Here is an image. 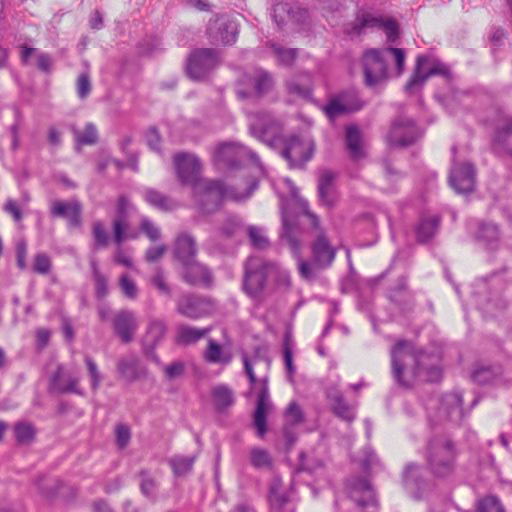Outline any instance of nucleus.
Returning <instances> with one entry per match:
<instances>
[{"label":"nucleus","mask_w":512,"mask_h":512,"mask_svg":"<svg viewBox=\"0 0 512 512\" xmlns=\"http://www.w3.org/2000/svg\"><path fill=\"white\" fill-rule=\"evenodd\" d=\"M242 360L251 387L256 388L259 385L253 424L256 428L257 436L263 438L267 432V413L272 408V402L269 398L268 379L265 377L258 381L252 363L246 354L242 355Z\"/></svg>","instance_id":"nucleus-5"},{"label":"nucleus","mask_w":512,"mask_h":512,"mask_svg":"<svg viewBox=\"0 0 512 512\" xmlns=\"http://www.w3.org/2000/svg\"><path fill=\"white\" fill-rule=\"evenodd\" d=\"M167 331V327L163 321L153 320L150 322L147 335L146 342L151 343V348H145V354L156 364L161 365V361L159 357L154 353V346H156L164 337Z\"/></svg>","instance_id":"nucleus-32"},{"label":"nucleus","mask_w":512,"mask_h":512,"mask_svg":"<svg viewBox=\"0 0 512 512\" xmlns=\"http://www.w3.org/2000/svg\"><path fill=\"white\" fill-rule=\"evenodd\" d=\"M346 145L350 157L354 161H359L365 157V151L362 147L360 131L356 126L347 127Z\"/></svg>","instance_id":"nucleus-41"},{"label":"nucleus","mask_w":512,"mask_h":512,"mask_svg":"<svg viewBox=\"0 0 512 512\" xmlns=\"http://www.w3.org/2000/svg\"><path fill=\"white\" fill-rule=\"evenodd\" d=\"M372 29H382L390 43H394L399 37V27L396 21L392 19L385 20L380 16H374L365 11L357 14L354 22L347 29V33L350 35H361Z\"/></svg>","instance_id":"nucleus-11"},{"label":"nucleus","mask_w":512,"mask_h":512,"mask_svg":"<svg viewBox=\"0 0 512 512\" xmlns=\"http://www.w3.org/2000/svg\"><path fill=\"white\" fill-rule=\"evenodd\" d=\"M351 96L355 97V101L352 103L347 102V95H343L340 99L331 100L325 107V113L327 117L330 119H334L344 113L361 109L363 103L356 99V96L354 94Z\"/></svg>","instance_id":"nucleus-37"},{"label":"nucleus","mask_w":512,"mask_h":512,"mask_svg":"<svg viewBox=\"0 0 512 512\" xmlns=\"http://www.w3.org/2000/svg\"><path fill=\"white\" fill-rule=\"evenodd\" d=\"M249 129L258 140L274 147L280 140L282 127L280 122L264 111L248 112Z\"/></svg>","instance_id":"nucleus-8"},{"label":"nucleus","mask_w":512,"mask_h":512,"mask_svg":"<svg viewBox=\"0 0 512 512\" xmlns=\"http://www.w3.org/2000/svg\"><path fill=\"white\" fill-rule=\"evenodd\" d=\"M211 398L214 409L218 413H225L235 403L234 391L225 384H218L211 389Z\"/></svg>","instance_id":"nucleus-31"},{"label":"nucleus","mask_w":512,"mask_h":512,"mask_svg":"<svg viewBox=\"0 0 512 512\" xmlns=\"http://www.w3.org/2000/svg\"><path fill=\"white\" fill-rule=\"evenodd\" d=\"M84 361L90 377L91 389L96 391L100 387L103 377L99 371L97 363L91 356L85 355Z\"/></svg>","instance_id":"nucleus-55"},{"label":"nucleus","mask_w":512,"mask_h":512,"mask_svg":"<svg viewBox=\"0 0 512 512\" xmlns=\"http://www.w3.org/2000/svg\"><path fill=\"white\" fill-rule=\"evenodd\" d=\"M393 56L398 75L404 70L405 51L401 48L368 49L363 55L365 83L374 86L387 78V59Z\"/></svg>","instance_id":"nucleus-3"},{"label":"nucleus","mask_w":512,"mask_h":512,"mask_svg":"<svg viewBox=\"0 0 512 512\" xmlns=\"http://www.w3.org/2000/svg\"><path fill=\"white\" fill-rule=\"evenodd\" d=\"M454 443L445 436L433 437L427 447V462L431 472L438 477L452 473L455 465Z\"/></svg>","instance_id":"nucleus-4"},{"label":"nucleus","mask_w":512,"mask_h":512,"mask_svg":"<svg viewBox=\"0 0 512 512\" xmlns=\"http://www.w3.org/2000/svg\"><path fill=\"white\" fill-rule=\"evenodd\" d=\"M440 225V218L437 215L423 217L416 226L417 240L426 243L437 233Z\"/></svg>","instance_id":"nucleus-40"},{"label":"nucleus","mask_w":512,"mask_h":512,"mask_svg":"<svg viewBox=\"0 0 512 512\" xmlns=\"http://www.w3.org/2000/svg\"><path fill=\"white\" fill-rule=\"evenodd\" d=\"M78 384L79 378L66 375L64 366L59 364L50 378L49 390L59 394L73 393L83 395V391L79 388Z\"/></svg>","instance_id":"nucleus-23"},{"label":"nucleus","mask_w":512,"mask_h":512,"mask_svg":"<svg viewBox=\"0 0 512 512\" xmlns=\"http://www.w3.org/2000/svg\"><path fill=\"white\" fill-rule=\"evenodd\" d=\"M128 226V219L118 217L113 219V241L116 245L120 246L126 240V231Z\"/></svg>","instance_id":"nucleus-57"},{"label":"nucleus","mask_w":512,"mask_h":512,"mask_svg":"<svg viewBox=\"0 0 512 512\" xmlns=\"http://www.w3.org/2000/svg\"><path fill=\"white\" fill-rule=\"evenodd\" d=\"M273 84L271 75L262 69H255L251 73H246L239 80V87L237 95L239 98L244 99L252 95L260 97L267 93Z\"/></svg>","instance_id":"nucleus-15"},{"label":"nucleus","mask_w":512,"mask_h":512,"mask_svg":"<svg viewBox=\"0 0 512 512\" xmlns=\"http://www.w3.org/2000/svg\"><path fill=\"white\" fill-rule=\"evenodd\" d=\"M194 456H175L169 463L176 476H183L192 470Z\"/></svg>","instance_id":"nucleus-47"},{"label":"nucleus","mask_w":512,"mask_h":512,"mask_svg":"<svg viewBox=\"0 0 512 512\" xmlns=\"http://www.w3.org/2000/svg\"><path fill=\"white\" fill-rule=\"evenodd\" d=\"M269 501L270 512H294V508L289 505L287 494L281 491V482L278 479H274L270 486Z\"/></svg>","instance_id":"nucleus-35"},{"label":"nucleus","mask_w":512,"mask_h":512,"mask_svg":"<svg viewBox=\"0 0 512 512\" xmlns=\"http://www.w3.org/2000/svg\"><path fill=\"white\" fill-rule=\"evenodd\" d=\"M92 237L94 240V248L102 249L109 245V234L101 221H94L92 223Z\"/></svg>","instance_id":"nucleus-50"},{"label":"nucleus","mask_w":512,"mask_h":512,"mask_svg":"<svg viewBox=\"0 0 512 512\" xmlns=\"http://www.w3.org/2000/svg\"><path fill=\"white\" fill-rule=\"evenodd\" d=\"M220 62V53L217 49L198 48L187 58L186 73L193 80H202L218 67Z\"/></svg>","instance_id":"nucleus-10"},{"label":"nucleus","mask_w":512,"mask_h":512,"mask_svg":"<svg viewBox=\"0 0 512 512\" xmlns=\"http://www.w3.org/2000/svg\"><path fill=\"white\" fill-rule=\"evenodd\" d=\"M182 279L189 285L210 287L213 282V276L207 266L195 259L181 265Z\"/></svg>","instance_id":"nucleus-22"},{"label":"nucleus","mask_w":512,"mask_h":512,"mask_svg":"<svg viewBox=\"0 0 512 512\" xmlns=\"http://www.w3.org/2000/svg\"><path fill=\"white\" fill-rule=\"evenodd\" d=\"M327 397L331 402L332 411L337 417L347 422L354 420L355 413L353 407L346 403L343 395L339 391L329 390Z\"/></svg>","instance_id":"nucleus-36"},{"label":"nucleus","mask_w":512,"mask_h":512,"mask_svg":"<svg viewBox=\"0 0 512 512\" xmlns=\"http://www.w3.org/2000/svg\"><path fill=\"white\" fill-rule=\"evenodd\" d=\"M117 371L120 377L128 382L137 381L146 374L145 368L135 354L121 357L117 362Z\"/></svg>","instance_id":"nucleus-28"},{"label":"nucleus","mask_w":512,"mask_h":512,"mask_svg":"<svg viewBox=\"0 0 512 512\" xmlns=\"http://www.w3.org/2000/svg\"><path fill=\"white\" fill-rule=\"evenodd\" d=\"M76 91L80 99H86L91 92V81L88 73H82L78 76L76 82Z\"/></svg>","instance_id":"nucleus-60"},{"label":"nucleus","mask_w":512,"mask_h":512,"mask_svg":"<svg viewBox=\"0 0 512 512\" xmlns=\"http://www.w3.org/2000/svg\"><path fill=\"white\" fill-rule=\"evenodd\" d=\"M213 157L216 165L223 168H236L242 165L246 159H250L259 172L264 174V167L258 155L246 146L237 143H223L216 148Z\"/></svg>","instance_id":"nucleus-7"},{"label":"nucleus","mask_w":512,"mask_h":512,"mask_svg":"<svg viewBox=\"0 0 512 512\" xmlns=\"http://www.w3.org/2000/svg\"><path fill=\"white\" fill-rule=\"evenodd\" d=\"M174 166L182 184L191 185L194 188L195 184L203 180L199 178L201 164L195 155L184 152L177 153L174 156Z\"/></svg>","instance_id":"nucleus-18"},{"label":"nucleus","mask_w":512,"mask_h":512,"mask_svg":"<svg viewBox=\"0 0 512 512\" xmlns=\"http://www.w3.org/2000/svg\"><path fill=\"white\" fill-rule=\"evenodd\" d=\"M420 466L415 463L406 465L403 472V485L408 494L414 499H421L426 488V482L420 476Z\"/></svg>","instance_id":"nucleus-26"},{"label":"nucleus","mask_w":512,"mask_h":512,"mask_svg":"<svg viewBox=\"0 0 512 512\" xmlns=\"http://www.w3.org/2000/svg\"><path fill=\"white\" fill-rule=\"evenodd\" d=\"M409 361L415 363L413 369L414 376H420L422 373V367L419 363V358L412 352L409 342L400 340L391 350V364L394 380L403 387L409 386V382L403 377V372Z\"/></svg>","instance_id":"nucleus-13"},{"label":"nucleus","mask_w":512,"mask_h":512,"mask_svg":"<svg viewBox=\"0 0 512 512\" xmlns=\"http://www.w3.org/2000/svg\"><path fill=\"white\" fill-rule=\"evenodd\" d=\"M15 438L19 443H28L33 440L35 430L32 424L19 422L14 427Z\"/></svg>","instance_id":"nucleus-56"},{"label":"nucleus","mask_w":512,"mask_h":512,"mask_svg":"<svg viewBox=\"0 0 512 512\" xmlns=\"http://www.w3.org/2000/svg\"><path fill=\"white\" fill-rule=\"evenodd\" d=\"M207 35L212 44H233L237 35L236 24L223 17L211 18L207 25Z\"/></svg>","instance_id":"nucleus-20"},{"label":"nucleus","mask_w":512,"mask_h":512,"mask_svg":"<svg viewBox=\"0 0 512 512\" xmlns=\"http://www.w3.org/2000/svg\"><path fill=\"white\" fill-rule=\"evenodd\" d=\"M258 181L253 179L249 182L244 192H238L234 186L225 187L221 181L206 180L195 184L193 188V196L204 213H212L216 211L224 199L234 201H243L248 199L257 189Z\"/></svg>","instance_id":"nucleus-2"},{"label":"nucleus","mask_w":512,"mask_h":512,"mask_svg":"<svg viewBox=\"0 0 512 512\" xmlns=\"http://www.w3.org/2000/svg\"><path fill=\"white\" fill-rule=\"evenodd\" d=\"M247 234L254 248L262 250L269 246V240L263 228L250 225L247 227Z\"/></svg>","instance_id":"nucleus-52"},{"label":"nucleus","mask_w":512,"mask_h":512,"mask_svg":"<svg viewBox=\"0 0 512 512\" xmlns=\"http://www.w3.org/2000/svg\"><path fill=\"white\" fill-rule=\"evenodd\" d=\"M151 283L159 290L160 293L170 296L171 289L166 283L164 273L161 268H157L155 275L151 278Z\"/></svg>","instance_id":"nucleus-63"},{"label":"nucleus","mask_w":512,"mask_h":512,"mask_svg":"<svg viewBox=\"0 0 512 512\" xmlns=\"http://www.w3.org/2000/svg\"><path fill=\"white\" fill-rule=\"evenodd\" d=\"M456 147H452L453 162L449 175L450 186L458 194H467L474 190L476 171L472 163L459 162L455 158Z\"/></svg>","instance_id":"nucleus-14"},{"label":"nucleus","mask_w":512,"mask_h":512,"mask_svg":"<svg viewBox=\"0 0 512 512\" xmlns=\"http://www.w3.org/2000/svg\"><path fill=\"white\" fill-rule=\"evenodd\" d=\"M115 334L123 343H130L138 328L137 319L132 311L122 310L118 312L113 320Z\"/></svg>","instance_id":"nucleus-25"},{"label":"nucleus","mask_w":512,"mask_h":512,"mask_svg":"<svg viewBox=\"0 0 512 512\" xmlns=\"http://www.w3.org/2000/svg\"><path fill=\"white\" fill-rule=\"evenodd\" d=\"M210 331V327L196 328L189 325H180L176 330V342L181 345H191L207 336Z\"/></svg>","instance_id":"nucleus-39"},{"label":"nucleus","mask_w":512,"mask_h":512,"mask_svg":"<svg viewBox=\"0 0 512 512\" xmlns=\"http://www.w3.org/2000/svg\"><path fill=\"white\" fill-rule=\"evenodd\" d=\"M242 222L239 217L235 215H228L220 227V231L226 238L236 236L242 230Z\"/></svg>","instance_id":"nucleus-53"},{"label":"nucleus","mask_w":512,"mask_h":512,"mask_svg":"<svg viewBox=\"0 0 512 512\" xmlns=\"http://www.w3.org/2000/svg\"><path fill=\"white\" fill-rule=\"evenodd\" d=\"M173 253L181 265L195 259L197 255L195 238L186 232L180 233L175 240Z\"/></svg>","instance_id":"nucleus-29"},{"label":"nucleus","mask_w":512,"mask_h":512,"mask_svg":"<svg viewBox=\"0 0 512 512\" xmlns=\"http://www.w3.org/2000/svg\"><path fill=\"white\" fill-rule=\"evenodd\" d=\"M282 224L281 239L288 244L296 258L301 278L307 281L314 280L321 270L328 268L333 263L336 250L331 246L326 235L320 232L311 245V261L304 260L301 257L298 228L291 224L286 216H283Z\"/></svg>","instance_id":"nucleus-1"},{"label":"nucleus","mask_w":512,"mask_h":512,"mask_svg":"<svg viewBox=\"0 0 512 512\" xmlns=\"http://www.w3.org/2000/svg\"><path fill=\"white\" fill-rule=\"evenodd\" d=\"M204 358L209 363L228 364L232 360L230 352L224 351L220 344L212 339L208 340Z\"/></svg>","instance_id":"nucleus-43"},{"label":"nucleus","mask_w":512,"mask_h":512,"mask_svg":"<svg viewBox=\"0 0 512 512\" xmlns=\"http://www.w3.org/2000/svg\"><path fill=\"white\" fill-rule=\"evenodd\" d=\"M143 197L150 206L162 212H170L177 207L174 200L154 188H144Z\"/></svg>","instance_id":"nucleus-34"},{"label":"nucleus","mask_w":512,"mask_h":512,"mask_svg":"<svg viewBox=\"0 0 512 512\" xmlns=\"http://www.w3.org/2000/svg\"><path fill=\"white\" fill-rule=\"evenodd\" d=\"M420 137V131L412 119L398 117L391 126L387 140L390 146L407 147Z\"/></svg>","instance_id":"nucleus-17"},{"label":"nucleus","mask_w":512,"mask_h":512,"mask_svg":"<svg viewBox=\"0 0 512 512\" xmlns=\"http://www.w3.org/2000/svg\"><path fill=\"white\" fill-rule=\"evenodd\" d=\"M448 67L432 55H419L413 74L405 85L407 93H414L421 88L431 76H448Z\"/></svg>","instance_id":"nucleus-9"},{"label":"nucleus","mask_w":512,"mask_h":512,"mask_svg":"<svg viewBox=\"0 0 512 512\" xmlns=\"http://www.w3.org/2000/svg\"><path fill=\"white\" fill-rule=\"evenodd\" d=\"M137 476L140 478L141 494L149 500L155 501L157 498L158 483L147 469H141Z\"/></svg>","instance_id":"nucleus-44"},{"label":"nucleus","mask_w":512,"mask_h":512,"mask_svg":"<svg viewBox=\"0 0 512 512\" xmlns=\"http://www.w3.org/2000/svg\"><path fill=\"white\" fill-rule=\"evenodd\" d=\"M283 143L281 156L291 168H303L313 156L315 144L309 137L291 135Z\"/></svg>","instance_id":"nucleus-12"},{"label":"nucleus","mask_w":512,"mask_h":512,"mask_svg":"<svg viewBox=\"0 0 512 512\" xmlns=\"http://www.w3.org/2000/svg\"><path fill=\"white\" fill-rule=\"evenodd\" d=\"M51 269V262L46 254H37L33 261V270L39 274H47Z\"/></svg>","instance_id":"nucleus-62"},{"label":"nucleus","mask_w":512,"mask_h":512,"mask_svg":"<svg viewBox=\"0 0 512 512\" xmlns=\"http://www.w3.org/2000/svg\"><path fill=\"white\" fill-rule=\"evenodd\" d=\"M462 403L461 392L447 393L441 399L439 413L445 415L451 421L458 422L463 418Z\"/></svg>","instance_id":"nucleus-30"},{"label":"nucleus","mask_w":512,"mask_h":512,"mask_svg":"<svg viewBox=\"0 0 512 512\" xmlns=\"http://www.w3.org/2000/svg\"><path fill=\"white\" fill-rule=\"evenodd\" d=\"M287 90L297 97L308 99L312 95V78L308 73L297 75L287 81Z\"/></svg>","instance_id":"nucleus-38"},{"label":"nucleus","mask_w":512,"mask_h":512,"mask_svg":"<svg viewBox=\"0 0 512 512\" xmlns=\"http://www.w3.org/2000/svg\"><path fill=\"white\" fill-rule=\"evenodd\" d=\"M476 512H506L500 499L494 495L484 497L478 502Z\"/></svg>","instance_id":"nucleus-54"},{"label":"nucleus","mask_w":512,"mask_h":512,"mask_svg":"<svg viewBox=\"0 0 512 512\" xmlns=\"http://www.w3.org/2000/svg\"><path fill=\"white\" fill-rule=\"evenodd\" d=\"M215 304L212 299L196 294L181 296L176 305L179 314L189 319H199L212 313Z\"/></svg>","instance_id":"nucleus-16"},{"label":"nucleus","mask_w":512,"mask_h":512,"mask_svg":"<svg viewBox=\"0 0 512 512\" xmlns=\"http://www.w3.org/2000/svg\"><path fill=\"white\" fill-rule=\"evenodd\" d=\"M140 230L150 239L152 242H156L161 238L160 229L148 218H143L140 223Z\"/></svg>","instance_id":"nucleus-59"},{"label":"nucleus","mask_w":512,"mask_h":512,"mask_svg":"<svg viewBox=\"0 0 512 512\" xmlns=\"http://www.w3.org/2000/svg\"><path fill=\"white\" fill-rule=\"evenodd\" d=\"M267 261L257 257H249L244 266L243 290L256 302H262L268 294Z\"/></svg>","instance_id":"nucleus-6"},{"label":"nucleus","mask_w":512,"mask_h":512,"mask_svg":"<svg viewBox=\"0 0 512 512\" xmlns=\"http://www.w3.org/2000/svg\"><path fill=\"white\" fill-rule=\"evenodd\" d=\"M82 210L77 199L54 201L50 207L51 216L65 218L69 228H79L82 225Z\"/></svg>","instance_id":"nucleus-21"},{"label":"nucleus","mask_w":512,"mask_h":512,"mask_svg":"<svg viewBox=\"0 0 512 512\" xmlns=\"http://www.w3.org/2000/svg\"><path fill=\"white\" fill-rule=\"evenodd\" d=\"M74 136L79 145H93L98 140V132L93 123H87L83 131L75 129Z\"/></svg>","instance_id":"nucleus-49"},{"label":"nucleus","mask_w":512,"mask_h":512,"mask_svg":"<svg viewBox=\"0 0 512 512\" xmlns=\"http://www.w3.org/2000/svg\"><path fill=\"white\" fill-rule=\"evenodd\" d=\"M271 48L279 63L285 66L292 65L298 55L297 49L285 48L276 43H271Z\"/></svg>","instance_id":"nucleus-51"},{"label":"nucleus","mask_w":512,"mask_h":512,"mask_svg":"<svg viewBox=\"0 0 512 512\" xmlns=\"http://www.w3.org/2000/svg\"><path fill=\"white\" fill-rule=\"evenodd\" d=\"M337 174L329 169H323L318 177V198L322 205L330 208L337 201V191L335 188V180Z\"/></svg>","instance_id":"nucleus-24"},{"label":"nucleus","mask_w":512,"mask_h":512,"mask_svg":"<svg viewBox=\"0 0 512 512\" xmlns=\"http://www.w3.org/2000/svg\"><path fill=\"white\" fill-rule=\"evenodd\" d=\"M116 444L120 449L125 448L131 439V430L125 424H118L115 428Z\"/></svg>","instance_id":"nucleus-61"},{"label":"nucleus","mask_w":512,"mask_h":512,"mask_svg":"<svg viewBox=\"0 0 512 512\" xmlns=\"http://www.w3.org/2000/svg\"><path fill=\"white\" fill-rule=\"evenodd\" d=\"M273 19L279 29L286 25V19L295 23L305 22L308 12L303 8H291L288 3H277L273 6Z\"/></svg>","instance_id":"nucleus-27"},{"label":"nucleus","mask_w":512,"mask_h":512,"mask_svg":"<svg viewBox=\"0 0 512 512\" xmlns=\"http://www.w3.org/2000/svg\"><path fill=\"white\" fill-rule=\"evenodd\" d=\"M283 355H284V363H285L286 371H287V374H288V378L292 382L293 381V376H294V374L296 372V368H295V366L293 364L292 349L289 346L287 341L284 343V346H283Z\"/></svg>","instance_id":"nucleus-64"},{"label":"nucleus","mask_w":512,"mask_h":512,"mask_svg":"<svg viewBox=\"0 0 512 512\" xmlns=\"http://www.w3.org/2000/svg\"><path fill=\"white\" fill-rule=\"evenodd\" d=\"M349 500L353 501L359 509L371 507L376 509L375 493L370 482L364 477H353L347 481Z\"/></svg>","instance_id":"nucleus-19"},{"label":"nucleus","mask_w":512,"mask_h":512,"mask_svg":"<svg viewBox=\"0 0 512 512\" xmlns=\"http://www.w3.org/2000/svg\"><path fill=\"white\" fill-rule=\"evenodd\" d=\"M250 461L252 466L257 469L270 468L272 466V457L269 452L259 447L251 449Z\"/></svg>","instance_id":"nucleus-48"},{"label":"nucleus","mask_w":512,"mask_h":512,"mask_svg":"<svg viewBox=\"0 0 512 512\" xmlns=\"http://www.w3.org/2000/svg\"><path fill=\"white\" fill-rule=\"evenodd\" d=\"M266 269H268L269 279H272L275 283V286L278 288H288L291 284V278L289 272L279 266L277 263L268 262L266 264Z\"/></svg>","instance_id":"nucleus-45"},{"label":"nucleus","mask_w":512,"mask_h":512,"mask_svg":"<svg viewBox=\"0 0 512 512\" xmlns=\"http://www.w3.org/2000/svg\"><path fill=\"white\" fill-rule=\"evenodd\" d=\"M500 233L498 226L490 222H482L479 224L477 238L485 243L487 248L495 249L499 241Z\"/></svg>","instance_id":"nucleus-42"},{"label":"nucleus","mask_w":512,"mask_h":512,"mask_svg":"<svg viewBox=\"0 0 512 512\" xmlns=\"http://www.w3.org/2000/svg\"><path fill=\"white\" fill-rule=\"evenodd\" d=\"M494 149L512 157V117L507 118L504 124L497 128L494 136Z\"/></svg>","instance_id":"nucleus-33"},{"label":"nucleus","mask_w":512,"mask_h":512,"mask_svg":"<svg viewBox=\"0 0 512 512\" xmlns=\"http://www.w3.org/2000/svg\"><path fill=\"white\" fill-rule=\"evenodd\" d=\"M500 373L501 370L499 367L483 366L473 372L472 379L479 384H489L493 382Z\"/></svg>","instance_id":"nucleus-46"},{"label":"nucleus","mask_w":512,"mask_h":512,"mask_svg":"<svg viewBox=\"0 0 512 512\" xmlns=\"http://www.w3.org/2000/svg\"><path fill=\"white\" fill-rule=\"evenodd\" d=\"M304 421V413L296 402H291L285 412V424L296 426Z\"/></svg>","instance_id":"nucleus-58"}]
</instances>
